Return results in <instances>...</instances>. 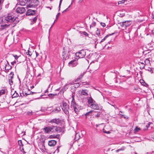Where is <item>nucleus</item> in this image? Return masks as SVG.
Instances as JSON below:
<instances>
[{"mask_svg": "<svg viewBox=\"0 0 154 154\" xmlns=\"http://www.w3.org/2000/svg\"><path fill=\"white\" fill-rule=\"evenodd\" d=\"M35 52H36V57H37L38 56V55H39V54L36 51H35Z\"/></svg>", "mask_w": 154, "mask_h": 154, "instance_id": "nucleus-63", "label": "nucleus"}, {"mask_svg": "<svg viewBox=\"0 0 154 154\" xmlns=\"http://www.w3.org/2000/svg\"><path fill=\"white\" fill-rule=\"evenodd\" d=\"M88 91L87 90H82L81 92V94L83 95L87 96L88 95Z\"/></svg>", "mask_w": 154, "mask_h": 154, "instance_id": "nucleus-18", "label": "nucleus"}, {"mask_svg": "<svg viewBox=\"0 0 154 154\" xmlns=\"http://www.w3.org/2000/svg\"><path fill=\"white\" fill-rule=\"evenodd\" d=\"M38 3L39 1L38 0H31V3L28 5H27L26 8L27 9H28L29 8L36 7L38 6Z\"/></svg>", "mask_w": 154, "mask_h": 154, "instance_id": "nucleus-4", "label": "nucleus"}, {"mask_svg": "<svg viewBox=\"0 0 154 154\" xmlns=\"http://www.w3.org/2000/svg\"><path fill=\"white\" fill-rule=\"evenodd\" d=\"M80 136L79 135V133H76L75 135V141H77L79 140L80 138Z\"/></svg>", "mask_w": 154, "mask_h": 154, "instance_id": "nucleus-25", "label": "nucleus"}, {"mask_svg": "<svg viewBox=\"0 0 154 154\" xmlns=\"http://www.w3.org/2000/svg\"><path fill=\"white\" fill-rule=\"evenodd\" d=\"M121 150H124L125 149V147L124 146L122 147L121 148H120Z\"/></svg>", "mask_w": 154, "mask_h": 154, "instance_id": "nucleus-57", "label": "nucleus"}, {"mask_svg": "<svg viewBox=\"0 0 154 154\" xmlns=\"http://www.w3.org/2000/svg\"><path fill=\"white\" fill-rule=\"evenodd\" d=\"M57 141L54 140H52L48 141V145L51 146H54L57 143Z\"/></svg>", "mask_w": 154, "mask_h": 154, "instance_id": "nucleus-14", "label": "nucleus"}, {"mask_svg": "<svg viewBox=\"0 0 154 154\" xmlns=\"http://www.w3.org/2000/svg\"><path fill=\"white\" fill-rule=\"evenodd\" d=\"M11 94L12 95V98H15L18 97L19 96V94L16 91H14V93L12 91H11Z\"/></svg>", "mask_w": 154, "mask_h": 154, "instance_id": "nucleus-16", "label": "nucleus"}, {"mask_svg": "<svg viewBox=\"0 0 154 154\" xmlns=\"http://www.w3.org/2000/svg\"><path fill=\"white\" fill-rule=\"evenodd\" d=\"M112 106H113L115 108H116L118 109L119 108H117L116 106L115 105H111Z\"/></svg>", "mask_w": 154, "mask_h": 154, "instance_id": "nucleus-60", "label": "nucleus"}, {"mask_svg": "<svg viewBox=\"0 0 154 154\" xmlns=\"http://www.w3.org/2000/svg\"><path fill=\"white\" fill-rule=\"evenodd\" d=\"M82 85H89V83L88 82H82Z\"/></svg>", "mask_w": 154, "mask_h": 154, "instance_id": "nucleus-47", "label": "nucleus"}, {"mask_svg": "<svg viewBox=\"0 0 154 154\" xmlns=\"http://www.w3.org/2000/svg\"><path fill=\"white\" fill-rule=\"evenodd\" d=\"M114 34V33H113L111 34H110L109 35H106L100 41V43H101V42H103L106 39V38H107L109 36L112 35H113Z\"/></svg>", "mask_w": 154, "mask_h": 154, "instance_id": "nucleus-21", "label": "nucleus"}, {"mask_svg": "<svg viewBox=\"0 0 154 154\" xmlns=\"http://www.w3.org/2000/svg\"><path fill=\"white\" fill-rule=\"evenodd\" d=\"M63 0H60L59 6V11H60V10L61 5V3H62Z\"/></svg>", "mask_w": 154, "mask_h": 154, "instance_id": "nucleus-44", "label": "nucleus"}, {"mask_svg": "<svg viewBox=\"0 0 154 154\" xmlns=\"http://www.w3.org/2000/svg\"><path fill=\"white\" fill-rule=\"evenodd\" d=\"M25 9L23 7H18L16 9V12L20 14H23L25 11Z\"/></svg>", "mask_w": 154, "mask_h": 154, "instance_id": "nucleus-13", "label": "nucleus"}, {"mask_svg": "<svg viewBox=\"0 0 154 154\" xmlns=\"http://www.w3.org/2000/svg\"><path fill=\"white\" fill-rule=\"evenodd\" d=\"M148 70L151 73H152L153 72V70L150 68H149V69H148Z\"/></svg>", "mask_w": 154, "mask_h": 154, "instance_id": "nucleus-49", "label": "nucleus"}, {"mask_svg": "<svg viewBox=\"0 0 154 154\" xmlns=\"http://www.w3.org/2000/svg\"><path fill=\"white\" fill-rule=\"evenodd\" d=\"M125 1V0H122V1H119L118 2V4L124 3Z\"/></svg>", "mask_w": 154, "mask_h": 154, "instance_id": "nucleus-45", "label": "nucleus"}, {"mask_svg": "<svg viewBox=\"0 0 154 154\" xmlns=\"http://www.w3.org/2000/svg\"><path fill=\"white\" fill-rule=\"evenodd\" d=\"M89 107L95 110H98L100 109L98 105L95 102L91 105H89Z\"/></svg>", "mask_w": 154, "mask_h": 154, "instance_id": "nucleus-11", "label": "nucleus"}, {"mask_svg": "<svg viewBox=\"0 0 154 154\" xmlns=\"http://www.w3.org/2000/svg\"><path fill=\"white\" fill-rule=\"evenodd\" d=\"M140 83L142 85L146 87H148V85L143 80H140Z\"/></svg>", "mask_w": 154, "mask_h": 154, "instance_id": "nucleus-24", "label": "nucleus"}, {"mask_svg": "<svg viewBox=\"0 0 154 154\" xmlns=\"http://www.w3.org/2000/svg\"><path fill=\"white\" fill-rule=\"evenodd\" d=\"M12 77H9L8 78V82L9 84L11 85L13 84V81L12 80Z\"/></svg>", "mask_w": 154, "mask_h": 154, "instance_id": "nucleus-27", "label": "nucleus"}, {"mask_svg": "<svg viewBox=\"0 0 154 154\" xmlns=\"http://www.w3.org/2000/svg\"><path fill=\"white\" fill-rule=\"evenodd\" d=\"M68 10H69V8H67L66 9H65V10L63 11V13L66 12V11H68Z\"/></svg>", "mask_w": 154, "mask_h": 154, "instance_id": "nucleus-59", "label": "nucleus"}, {"mask_svg": "<svg viewBox=\"0 0 154 154\" xmlns=\"http://www.w3.org/2000/svg\"><path fill=\"white\" fill-rule=\"evenodd\" d=\"M23 145H22V147L21 146H20V151L22 152L23 153H25L26 152L24 151V148L23 147Z\"/></svg>", "mask_w": 154, "mask_h": 154, "instance_id": "nucleus-31", "label": "nucleus"}, {"mask_svg": "<svg viewBox=\"0 0 154 154\" xmlns=\"http://www.w3.org/2000/svg\"><path fill=\"white\" fill-rule=\"evenodd\" d=\"M60 147V146H57V149L55 150V151L54 152V153L55 152H57V153H58L59 151V149Z\"/></svg>", "mask_w": 154, "mask_h": 154, "instance_id": "nucleus-35", "label": "nucleus"}, {"mask_svg": "<svg viewBox=\"0 0 154 154\" xmlns=\"http://www.w3.org/2000/svg\"><path fill=\"white\" fill-rule=\"evenodd\" d=\"M60 127L54 125L45 127L42 129L45 133L51 134L56 132H58L59 130Z\"/></svg>", "mask_w": 154, "mask_h": 154, "instance_id": "nucleus-2", "label": "nucleus"}, {"mask_svg": "<svg viewBox=\"0 0 154 154\" xmlns=\"http://www.w3.org/2000/svg\"><path fill=\"white\" fill-rule=\"evenodd\" d=\"M78 64L77 60H74L69 62L68 63V66L71 67H74L76 66Z\"/></svg>", "mask_w": 154, "mask_h": 154, "instance_id": "nucleus-9", "label": "nucleus"}, {"mask_svg": "<svg viewBox=\"0 0 154 154\" xmlns=\"http://www.w3.org/2000/svg\"><path fill=\"white\" fill-rule=\"evenodd\" d=\"M14 57L15 59L16 60H17L18 59V58L19 57H18L16 55H14Z\"/></svg>", "mask_w": 154, "mask_h": 154, "instance_id": "nucleus-53", "label": "nucleus"}, {"mask_svg": "<svg viewBox=\"0 0 154 154\" xmlns=\"http://www.w3.org/2000/svg\"><path fill=\"white\" fill-rule=\"evenodd\" d=\"M11 68V66L8 63L7 61V63L6 64L5 67V69L6 70H9Z\"/></svg>", "mask_w": 154, "mask_h": 154, "instance_id": "nucleus-17", "label": "nucleus"}, {"mask_svg": "<svg viewBox=\"0 0 154 154\" xmlns=\"http://www.w3.org/2000/svg\"><path fill=\"white\" fill-rule=\"evenodd\" d=\"M64 51H63V54H62V56H63V59H65V54H64Z\"/></svg>", "mask_w": 154, "mask_h": 154, "instance_id": "nucleus-50", "label": "nucleus"}, {"mask_svg": "<svg viewBox=\"0 0 154 154\" xmlns=\"http://www.w3.org/2000/svg\"><path fill=\"white\" fill-rule=\"evenodd\" d=\"M132 22L131 20H127L120 22L118 24H120V26L124 29H126L127 27L129 26L132 23Z\"/></svg>", "mask_w": 154, "mask_h": 154, "instance_id": "nucleus-3", "label": "nucleus"}, {"mask_svg": "<svg viewBox=\"0 0 154 154\" xmlns=\"http://www.w3.org/2000/svg\"><path fill=\"white\" fill-rule=\"evenodd\" d=\"M94 111V110L90 111L85 114V116H88L89 115H91L92 112Z\"/></svg>", "mask_w": 154, "mask_h": 154, "instance_id": "nucleus-28", "label": "nucleus"}, {"mask_svg": "<svg viewBox=\"0 0 154 154\" xmlns=\"http://www.w3.org/2000/svg\"><path fill=\"white\" fill-rule=\"evenodd\" d=\"M71 107L73 109V113L74 114L76 115L75 116L77 115H79V116H80L79 115H80V111L83 108L76 103L73 95L72 96Z\"/></svg>", "mask_w": 154, "mask_h": 154, "instance_id": "nucleus-1", "label": "nucleus"}, {"mask_svg": "<svg viewBox=\"0 0 154 154\" xmlns=\"http://www.w3.org/2000/svg\"><path fill=\"white\" fill-rule=\"evenodd\" d=\"M18 143L19 146H21L22 147V145H23V144L22 142V141L21 140H19L18 141Z\"/></svg>", "mask_w": 154, "mask_h": 154, "instance_id": "nucleus-37", "label": "nucleus"}, {"mask_svg": "<svg viewBox=\"0 0 154 154\" xmlns=\"http://www.w3.org/2000/svg\"><path fill=\"white\" fill-rule=\"evenodd\" d=\"M120 115L121 117H123L125 119H128V117L127 116H126L122 114H120Z\"/></svg>", "mask_w": 154, "mask_h": 154, "instance_id": "nucleus-39", "label": "nucleus"}, {"mask_svg": "<svg viewBox=\"0 0 154 154\" xmlns=\"http://www.w3.org/2000/svg\"><path fill=\"white\" fill-rule=\"evenodd\" d=\"M68 85H65L63 87L62 90H61L60 91V92L63 93L67 89H68Z\"/></svg>", "mask_w": 154, "mask_h": 154, "instance_id": "nucleus-23", "label": "nucleus"}, {"mask_svg": "<svg viewBox=\"0 0 154 154\" xmlns=\"http://www.w3.org/2000/svg\"><path fill=\"white\" fill-rule=\"evenodd\" d=\"M59 137V134L55 135H50L49 138H58Z\"/></svg>", "mask_w": 154, "mask_h": 154, "instance_id": "nucleus-22", "label": "nucleus"}, {"mask_svg": "<svg viewBox=\"0 0 154 154\" xmlns=\"http://www.w3.org/2000/svg\"><path fill=\"white\" fill-rule=\"evenodd\" d=\"M103 132L104 133L107 134H109L110 133V132L109 131H106L104 128L103 129Z\"/></svg>", "mask_w": 154, "mask_h": 154, "instance_id": "nucleus-40", "label": "nucleus"}, {"mask_svg": "<svg viewBox=\"0 0 154 154\" xmlns=\"http://www.w3.org/2000/svg\"><path fill=\"white\" fill-rule=\"evenodd\" d=\"M4 0H0V3L2 4Z\"/></svg>", "mask_w": 154, "mask_h": 154, "instance_id": "nucleus-62", "label": "nucleus"}, {"mask_svg": "<svg viewBox=\"0 0 154 154\" xmlns=\"http://www.w3.org/2000/svg\"><path fill=\"white\" fill-rule=\"evenodd\" d=\"M95 102V101L91 97H89L88 100V106H89V105H91V104H93Z\"/></svg>", "mask_w": 154, "mask_h": 154, "instance_id": "nucleus-15", "label": "nucleus"}, {"mask_svg": "<svg viewBox=\"0 0 154 154\" xmlns=\"http://www.w3.org/2000/svg\"><path fill=\"white\" fill-rule=\"evenodd\" d=\"M48 92V90L47 89V90H46L45 91V93H47V92Z\"/></svg>", "mask_w": 154, "mask_h": 154, "instance_id": "nucleus-61", "label": "nucleus"}, {"mask_svg": "<svg viewBox=\"0 0 154 154\" xmlns=\"http://www.w3.org/2000/svg\"><path fill=\"white\" fill-rule=\"evenodd\" d=\"M152 123L151 122H149L147 125H146V127L147 129L151 125H152Z\"/></svg>", "mask_w": 154, "mask_h": 154, "instance_id": "nucleus-38", "label": "nucleus"}, {"mask_svg": "<svg viewBox=\"0 0 154 154\" xmlns=\"http://www.w3.org/2000/svg\"><path fill=\"white\" fill-rule=\"evenodd\" d=\"M96 23L95 22H93L92 23V24L90 25V28H91V27H93L96 26Z\"/></svg>", "mask_w": 154, "mask_h": 154, "instance_id": "nucleus-36", "label": "nucleus"}, {"mask_svg": "<svg viewBox=\"0 0 154 154\" xmlns=\"http://www.w3.org/2000/svg\"><path fill=\"white\" fill-rule=\"evenodd\" d=\"M100 114L99 113H97V115H95L96 117H99L100 116Z\"/></svg>", "mask_w": 154, "mask_h": 154, "instance_id": "nucleus-54", "label": "nucleus"}, {"mask_svg": "<svg viewBox=\"0 0 154 154\" xmlns=\"http://www.w3.org/2000/svg\"><path fill=\"white\" fill-rule=\"evenodd\" d=\"M29 92H30V93H31V94H32V95L33 94H36V92H32V91H30V90H29Z\"/></svg>", "mask_w": 154, "mask_h": 154, "instance_id": "nucleus-52", "label": "nucleus"}, {"mask_svg": "<svg viewBox=\"0 0 154 154\" xmlns=\"http://www.w3.org/2000/svg\"><path fill=\"white\" fill-rule=\"evenodd\" d=\"M74 84V87L75 88H78L79 87L80 85L79 83H75Z\"/></svg>", "mask_w": 154, "mask_h": 154, "instance_id": "nucleus-43", "label": "nucleus"}, {"mask_svg": "<svg viewBox=\"0 0 154 154\" xmlns=\"http://www.w3.org/2000/svg\"><path fill=\"white\" fill-rule=\"evenodd\" d=\"M85 73V72H83L81 73L79 76L75 80V82H81V80L82 79Z\"/></svg>", "mask_w": 154, "mask_h": 154, "instance_id": "nucleus-12", "label": "nucleus"}, {"mask_svg": "<svg viewBox=\"0 0 154 154\" xmlns=\"http://www.w3.org/2000/svg\"><path fill=\"white\" fill-rule=\"evenodd\" d=\"M5 90L4 89H2L0 90V96L2 94H5Z\"/></svg>", "mask_w": 154, "mask_h": 154, "instance_id": "nucleus-30", "label": "nucleus"}, {"mask_svg": "<svg viewBox=\"0 0 154 154\" xmlns=\"http://www.w3.org/2000/svg\"><path fill=\"white\" fill-rule=\"evenodd\" d=\"M16 63V61H14L13 62H11V64L12 65H14V64L15 63Z\"/></svg>", "mask_w": 154, "mask_h": 154, "instance_id": "nucleus-58", "label": "nucleus"}, {"mask_svg": "<svg viewBox=\"0 0 154 154\" xmlns=\"http://www.w3.org/2000/svg\"><path fill=\"white\" fill-rule=\"evenodd\" d=\"M14 73L13 72H11L9 75V77H12V79H13L14 78Z\"/></svg>", "mask_w": 154, "mask_h": 154, "instance_id": "nucleus-42", "label": "nucleus"}, {"mask_svg": "<svg viewBox=\"0 0 154 154\" xmlns=\"http://www.w3.org/2000/svg\"><path fill=\"white\" fill-rule=\"evenodd\" d=\"M85 54V51L84 50H82L76 52L75 54L76 56L79 57V58L84 57Z\"/></svg>", "mask_w": 154, "mask_h": 154, "instance_id": "nucleus-7", "label": "nucleus"}, {"mask_svg": "<svg viewBox=\"0 0 154 154\" xmlns=\"http://www.w3.org/2000/svg\"><path fill=\"white\" fill-rule=\"evenodd\" d=\"M62 109L65 113L67 115L69 114V105L65 102H63L61 106Z\"/></svg>", "mask_w": 154, "mask_h": 154, "instance_id": "nucleus-5", "label": "nucleus"}, {"mask_svg": "<svg viewBox=\"0 0 154 154\" xmlns=\"http://www.w3.org/2000/svg\"><path fill=\"white\" fill-rule=\"evenodd\" d=\"M100 24L103 27H104L106 26V24L104 23H101Z\"/></svg>", "mask_w": 154, "mask_h": 154, "instance_id": "nucleus-48", "label": "nucleus"}, {"mask_svg": "<svg viewBox=\"0 0 154 154\" xmlns=\"http://www.w3.org/2000/svg\"><path fill=\"white\" fill-rule=\"evenodd\" d=\"M57 95V94H48V96L51 97L52 98V97H54V96H56Z\"/></svg>", "mask_w": 154, "mask_h": 154, "instance_id": "nucleus-34", "label": "nucleus"}, {"mask_svg": "<svg viewBox=\"0 0 154 154\" xmlns=\"http://www.w3.org/2000/svg\"><path fill=\"white\" fill-rule=\"evenodd\" d=\"M54 111L56 112H57L60 111V109L59 107H56V109H55L54 110Z\"/></svg>", "mask_w": 154, "mask_h": 154, "instance_id": "nucleus-32", "label": "nucleus"}, {"mask_svg": "<svg viewBox=\"0 0 154 154\" xmlns=\"http://www.w3.org/2000/svg\"><path fill=\"white\" fill-rule=\"evenodd\" d=\"M26 54L27 55H29V56H31L32 55V52L30 51L29 49L28 50V51L26 52Z\"/></svg>", "mask_w": 154, "mask_h": 154, "instance_id": "nucleus-29", "label": "nucleus"}, {"mask_svg": "<svg viewBox=\"0 0 154 154\" xmlns=\"http://www.w3.org/2000/svg\"><path fill=\"white\" fill-rule=\"evenodd\" d=\"M36 11L31 9H29L27 10L26 13V15L27 16L34 15L36 13Z\"/></svg>", "mask_w": 154, "mask_h": 154, "instance_id": "nucleus-10", "label": "nucleus"}, {"mask_svg": "<svg viewBox=\"0 0 154 154\" xmlns=\"http://www.w3.org/2000/svg\"><path fill=\"white\" fill-rule=\"evenodd\" d=\"M96 34L98 36H99L100 34V30L99 29L97 28V30L96 31Z\"/></svg>", "mask_w": 154, "mask_h": 154, "instance_id": "nucleus-33", "label": "nucleus"}, {"mask_svg": "<svg viewBox=\"0 0 154 154\" xmlns=\"http://www.w3.org/2000/svg\"><path fill=\"white\" fill-rule=\"evenodd\" d=\"M139 64H140V63L141 64V65H142V67H143V68H144V67H145V65L143 63H142V62H139Z\"/></svg>", "mask_w": 154, "mask_h": 154, "instance_id": "nucleus-46", "label": "nucleus"}, {"mask_svg": "<svg viewBox=\"0 0 154 154\" xmlns=\"http://www.w3.org/2000/svg\"><path fill=\"white\" fill-rule=\"evenodd\" d=\"M60 13H59L56 16V20L58 18V16L60 15Z\"/></svg>", "mask_w": 154, "mask_h": 154, "instance_id": "nucleus-56", "label": "nucleus"}, {"mask_svg": "<svg viewBox=\"0 0 154 154\" xmlns=\"http://www.w3.org/2000/svg\"><path fill=\"white\" fill-rule=\"evenodd\" d=\"M86 34H87V33L85 32H84V34L85 35Z\"/></svg>", "mask_w": 154, "mask_h": 154, "instance_id": "nucleus-64", "label": "nucleus"}, {"mask_svg": "<svg viewBox=\"0 0 154 154\" xmlns=\"http://www.w3.org/2000/svg\"><path fill=\"white\" fill-rule=\"evenodd\" d=\"M27 2V0H20V4L21 5H25Z\"/></svg>", "mask_w": 154, "mask_h": 154, "instance_id": "nucleus-19", "label": "nucleus"}, {"mask_svg": "<svg viewBox=\"0 0 154 154\" xmlns=\"http://www.w3.org/2000/svg\"><path fill=\"white\" fill-rule=\"evenodd\" d=\"M140 130V129L137 127H136L134 129V131L136 132H138Z\"/></svg>", "mask_w": 154, "mask_h": 154, "instance_id": "nucleus-41", "label": "nucleus"}, {"mask_svg": "<svg viewBox=\"0 0 154 154\" xmlns=\"http://www.w3.org/2000/svg\"><path fill=\"white\" fill-rule=\"evenodd\" d=\"M37 16H36L34 18H33L32 19V20L31 21V22L30 23L32 25V24H33L34 23H35L36 21L37 20Z\"/></svg>", "mask_w": 154, "mask_h": 154, "instance_id": "nucleus-26", "label": "nucleus"}, {"mask_svg": "<svg viewBox=\"0 0 154 154\" xmlns=\"http://www.w3.org/2000/svg\"><path fill=\"white\" fill-rule=\"evenodd\" d=\"M5 19L7 22H12L15 20L16 17L12 14L10 13L5 17Z\"/></svg>", "mask_w": 154, "mask_h": 154, "instance_id": "nucleus-6", "label": "nucleus"}, {"mask_svg": "<svg viewBox=\"0 0 154 154\" xmlns=\"http://www.w3.org/2000/svg\"><path fill=\"white\" fill-rule=\"evenodd\" d=\"M62 122V119L59 118H55L49 121V122L51 123H54L58 125L61 123Z\"/></svg>", "mask_w": 154, "mask_h": 154, "instance_id": "nucleus-8", "label": "nucleus"}, {"mask_svg": "<svg viewBox=\"0 0 154 154\" xmlns=\"http://www.w3.org/2000/svg\"><path fill=\"white\" fill-rule=\"evenodd\" d=\"M31 93H28V92H27V93H25L24 94V93H23V94L24 95L25 94L26 95V96H27V95H29L30 94H31Z\"/></svg>", "mask_w": 154, "mask_h": 154, "instance_id": "nucleus-51", "label": "nucleus"}, {"mask_svg": "<svg viewBox=\"0 0 154 154\" xmlns=\"http://www.w3.org/2000/svg\"><path fill=\"white\" fill-rule=\"evenodd\" d=\"M9 26V25H8L7 24H5L4 25H1V28L0 29L1 30H3L5 29L8 28Z\"/></svg>", "mask_w": 154, "mask_h": 154, "instance_id": "nucleus-20", "label": "nucleus"}, {"mask_svg": "<svg viewBox=\"0 0 154 154\" xmlns=\"http://www.w3.org/2000/svg\"><path fill=\"white\" fill-rule=\"evenodd\" d=\"M32 111H31V112H29L28 113H27V114L28 115H32Z\"/></svg>", "mask_w": 154, "mask_h": 154, "instance_id": "nucleus-55", "label": "nucleus"}]
</instances>
